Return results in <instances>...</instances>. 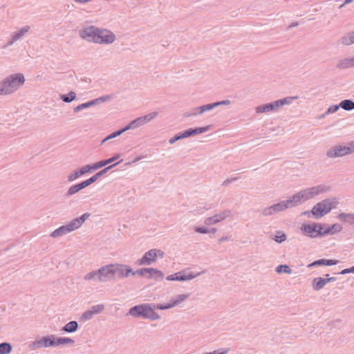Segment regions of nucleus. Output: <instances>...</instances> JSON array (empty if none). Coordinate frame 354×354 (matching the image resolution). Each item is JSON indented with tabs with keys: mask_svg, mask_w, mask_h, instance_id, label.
<instances>
[{
	"mask_svg": "<svg viewBox=\"0 0 354 354\" xmlns=\"http://www.w3.org/2000/svg\"><path fill=\"white\" fill-rule=\"evenodd\" d=\"M133 318H142L149 320H158L160 317L158 313L153 312L151 303H144L131 307L127 314Z\"/></svg>",
	"mask_w": 354,
	"mask_h": 354,
	"instance_id": "1",
	"label": "nucleus"
},
{
	"mask_svg": "<svg viewBox=\"0 0 354 354\" xmlns=\"http://www.w3.org/2000/svg\"><path fill=\"white\" fill-rule=\"evenodd\" d=\"M90 39L96 44H110L115 40V35L109 30L90 26Z\"/></svg>",
	"mask_w": 354,
	"mask_h": 354,
	"instance_id": "2",
	"label": "nucleus"
},
{
	"mask_svg": "<svg viewBox=\"0 0 354 354\" xmlns=\"http://www.w3.org/2000/svg\"><path fill=\"white\" fill-rule=\"evenodd\" d=\"M25 78L21 73L10 76L3 83V88L0 89V95H8L16 91L24 84Z\"/></svg>",
	"mask_w": 354,
	"mask_h": 354,
	"instance_id": "3",
	"label": "nucleus"
},
{
	"mask_svg": "<svg viewBox=\"0 0 354 354\" xmlns=\"http://www.w3.org/2000/svg\"><path fill=\"white\" fill-rule=\"evenodd\" d=\"M337 201L335 198H327L317 203L312 208L310 212L317 219L320 218L335 208Z\"/></svg>",
	"mask_w": 354,
	"mask_h": 354,
	"instance_id": "4",
	"label": "nucleus"
},
{
	"mask_svg": "<svg viewBox=\"0 0 354 354\" xmlns=\"http://www.w3.org/2000/svg\"><path fill=\"white\" fill-rule=\"evenodd\" d=\"M113 264H109L101 267L97 270L90 272V280L97 279L101 282H106L115 277Z\"/></svg>",
	"mask_w": 354,
	"mask_h": 354,
	"instance_id": "5",
	"label": "nucleus"
},
{
	"mask_svg": "<svg viewBox=\"0 0 354 354\" xmlns=\"http://www.w3.org/2000/svg\"><path fill=\"white\" fill-rule=\"evenodd\" d=\"M354 153V141L349 142L346 145H335L326 151L328 158H336Z\"/></svg>",
	"mask_w": 354,
	"mask_h": 354,
	"instance_id": "6",
	"label": "nucleus"
},
{
	"mask_svg": "<svg viewBox=\"0 0 354 354\" xmlns=\"http://www.w3.org/2000/svg\"><path fill=\"white\" fill-rule=\"evenodd\" d=\"M158 115V113L156 111L151 112L150 113H148L145 115L138 117L132 121H131L129 123H128L124 127H123V130L125 131L130 130V129H137L141 126L145 125V124L149 122L153 119L156 118Z\"/></svg>",
	"mask_w": 354,
	"mask_h": 354,
	"instance_id": "7",
	"label": "nucleus"
},
{
	"mask_svg": "<svg viewBox=\"0 0 354 354\" xmlns=\"http://www.w3.org/2000/svg\"><path fill=\"white\" fill-rule=\"evenodd\" d=\"M317 225L318 223H304L301 226L300 230L305 236L311 239H316L320 237Z\"/></svg>",
	"mask_w": 354,
	"mask_h": 354,
	"instance_id": "8",
	"label": "nucleus"
},
{
	"mask_svg": "<svg viewBox=\"0 0 354 354\" xmlns=\"http://www.w3.org/2000/svg\"><path fill=\"white\" fill-rule=\"evenodd\" d=\"M31 346L33 349L55 346V337L53 335L43 337L41 339L33 342Z\"/></svg>",
	"mask_w": 354,
	"mask_h": 354,
	"instance_id": "9",
	"label": "nucleus"
},
{
	"mask_svg": "<svg viewBox=\"0 0 354 354\" xmlns=\"http://www.w3.org/2000/svg\"><path fill=\"white\" fill-rule=\"evenodd\" d=\"M201 274L200 272L193 273L189 272V274H185L183 272H178L174 273L173 274H170L167 277L166 279L168 281H185L188 280H192Z\"/></svg>",
	"mask_w": 354,
	"mask_h": 354,
	"instance_id": "10",
	"label": "nucleus"
},
{
	"mask_svg": "<svg viewBox=\"0 0 354 354\" xmlns=\"http://www.w3.org/2000/svg\"><path fill=\"white\" fill-rule=\"evenodd\" d=\"M230 214V210L225 209L218 214H214L212 216L206 218L204 220V223L206 225L216 224L224 221L226 218L229 217Z\"/></svg>",
	"mask_w": 354,
	"mask_h": 354,
	"instance_id": "11",
	"label": "nucleus"
},
{
	"mask_svg": "<svg viewBox=\"0 0 354 354\" xmlns=\"http://www.w3.org/2000/svg\"><path fill=\"white\" fill-rule=\"evenodd\" d=\"M330 187L324 185H319L305 189V192L307 196L308 200L313 197L329 191Z\"/></svg>",
	"mask_w": 354,
	"mask_h": 354,
	"instance_id": "12",
	"label": "nucleus"
},
{
	"mask_svg": "<svg viewBox=\"0 0 354 354\" xmlns=\"http://www.w3.org/2000/svg\"><path fill=\"white\" fill-rule=\"evenodd\" d=\"M113 270L115 276L118 274V277H127L129 274H132L133 269L124 264H113Z\"/></svg>",
	"mask_w": 354,
	"mask_h": 354,
	"instance_id": "13",
	"label": "nucleus"
},
{
	"mask_svg": "<svg viewBox=\"0 0 354 354\" xmlns=\"http://www.w3.org/2000/svg\"><path fill=\"white\" fill-rule=\"evenodd\" d=\"M209 129V126L203 127L189 128L184 131L180 132L182 139L187 138L195 135L201 134L207 131Z\"/></svg>",
	"mask_w": 354,
	"mask_h": 354,
	"instance_id": "14",
	"label": "nucleus"
},
{
	"mask_svg": "<svg viewBox=\"0 0 354 354\" xmlns=\"http://www.w3.org/2000/svg\"><path fill=\"white\" fill-rule=\"evenodd\" d=\"M156 261L153 250L151 249L146 252L140 259H138L136 264L138 266H149Z\"/></svg>",
	"mask_w": 354,
	"mask_h": 354,
	"instance_id": "15",
	"label": "nucleus"
},
{
	"mask_svg": "<svg viewBox=\"0 0 354 354\" xmlns=\"http://www.w3.org/2000/svg\"><path fill=\"white\" fill-rule=\"evenodd\" d=\"M257 113L275 112L278 110V104L276 100L258 106L255 109Z\"/></svg>",
	"mask_w": 354,
	"mask_h": 354,
	"instance_id": "16",
	"label": "nucleus"
},
{
	"mask_svg": "<svg viewBox=\"0 0 354 354\" xmlns=\"http://www.w3.org/2000/svg\"><path fill=\"white\" fill-rule=\"evenodd\" d=\"M336 68L339 70H345L350 68H354V57H345L339 59L336 64Z\"/></svg>",
	"mask_w": 354,
	"mask_h": 354,
	"instance_id": "17",
	"label": "nucleus"
},
{
	"mask_svg": "<svg viewBox=\"0 0 354 354\" xmlns=\"http://www.w3.org/2000/svg\"><path fill=\"white\" fill-rule=\"evenodd\" d=\"M337 218L342 223L351 225L354 228V213L341 212Z\"/></svg>",
	"mask_w": 354,
	"mask_h": 354,
	"instance_id": "18",
	"label": "nucleus"
},
{
	"mask_svg": "<svg viewBox=\"0 0 354 354\" xmlns=\"http://www.w3.org/2000/svg\"><path fill=\"white\" fill-rule=\"evenodd\" d=\"M339 261L335 259H320L316 261H314L311 263H310L308 267L312 268L315 266H335L337 264Z\"/></svg>",
	"mask_w": 354,
	"mask_h": 354,
	"instance_id": "19",
	"label": "nucleus"
},
{
	"mask_svg": "<svg viewBox=\"0 0 354 354\" xmlns=\"http://www.w3.org/2000/svg\"><path fill=\"white\" fill-rule=\"evenodd\" d=\"M291 198L292 199L293 205L295 206H297L301 203L308 201V198L304 189L295 194Z\"/></svg>",
	"mask_w": 354,
	"mask_h": 354,
	"instance_id": "20",
	"label": "nucleus"
},
{
	"mask_svg": "<svg viewBox=\"0 0 354 354\" xmlns=\"http://www.w3.org/2000/svg\"><path fill=\"white\" fill-rule=\"evenodd\" d=\"M87 218L88 215L86 214H84L80 218L73 220L71 223L67 224L69 227V230L72 232L79 228L82 225V223L86 220Z\"/></svg>",
	"mask_w": 354,
	"mask_h": 354,
	"instance_id": "21",
	"label": "nucleus"
},
{
	"mask_svg": "<svg viewBox=\"0 0 354 354\" xmlns=\"http://www.w3.org/2000/svg\"><path fill=\"white\" fill-rule=\"evenodd\" d=\"M121 162H122V160L115 164H113V165L102 169L101 171L95 174L92 176H90V185L95 183V181H97L102 176L105 174L109 170H110L111 168L114 167L115 165H117L118 164H119Z\"/></svg>",
	"mask_w": 354,
	"mask_h": 354,
	"instance_id": "22",
	"label": "nucleus"
},
{
	"mask_svg": "<svg viewBox=\"0 0 354 354\" xmlns=\"http://www.w3.org/2000/svg\"><path fill=\"white\" fill-rule=\"evenodd\" d=\"M327 284L326 278L316 277L312 281L313 290L318 291L322 289Z\"/></svg>",
	"mask_w": 354,
	"mask_h": 354,
	"instance_id": "23",
	"label": "nucleus"
},
{
	"mask_svg": "<svg viewBox=\"0 0 354 354\" xmlns=\"http://www.w3.org/2000/svg\"><path fill=\"white\" fill-rule=\"evenodd\" d=\"M147 279H154L156 281H161L164 278V274L160 270L150 268V271L149 272L148 276H147Z\"/></svg>",
	"mask_w": 354,
	"mask_h": 354,
	"instance_id": "24",
	"label": "nucleus"
},
{
	"mask_svg": "<svg viewBox=\"0 0 354 354\" xmlns=\"http://www.w3.org/2000/svg\"><path fill=\"white\" fill-rule=\"evenodd\" d=\"M341 43L345 46H349L354 44V31L346 33L341 38Z\"/></svg>",
	"mask_w": 354,
	"mask_h": 354,
	"instance_id": "25",
	"label": "nucleus"
},
{
	"mask_svg": "<svg viewBox=\"0 0 354 354\" xmlns=\"http://www.w3.org/2000/svg\"><path fill=\"white\" fill-rule=\"evenodd\" d=\"M71 232V230H69V227L68 225L61 226L60 227L57 228V230H54L50 236L53 238H56L58 236H61L64 234H66L67 233Z\"/></svg>",
	"mask_w": 354,
	"mask_h": 354,
	"instance_id": "26",
	"label": "nucleus"
},
{
	"mask_svg": "<svg viewBox=\"0 0 354 354\" xmlns=\"http://www.w3.org/2000/svg\"><path fill=\"white\" fill-rule=\"evenodd\" d=\"M112 98H113V96L111 95H106L101 96L96 99L90 100V106L100 105L101 104L104 103L105 102H106L108 100H111Z\"/></svg>",
	"mask_w": 354,
	"mask_h": 354,
	"instance_id": "27",
	"label": "nucleus"
},
{
	"mask_svg": "<svg viewBox=\"0 0 354 354\" xmlns=\"http://www.w3.org/2000/svg\"><path fill=\"white\" fill-rule=\"evenodd\" d=\"M88 185V180H84L82 183L77 184L76 185L72 186L68 192V194L69 195L74 194L81 190L82 189L86 187Z\"/></svg>",
	"mask_w": 354,
	"mask_h": 354,
	"instance_id": "28",
	"label": "nucleus"
},
{
	"mask_svg": "<svg viewBox=\"0 0 354 354\" xmlns=\"http://www.w3.org/2000/svg\"><path fill=\"white\" fill-rule=\"evenodd\" d=\"M317 227L319 231L320 237L325 236L328 234H331L330 225L325 224V223H318Z\"/></svg>",
	"mask_w": 354,
	"mask_h": 354,
	"instance_id": "29",
	"label": "nucleus"
},
{
	"mask_svg": "<svg viewBox=\"0 0 354 354\" xmlns=\"http://www.w3.org/2000/svg\"><path fill=\"white\" fill-rule=\"evenodd\" d=\"M339 106L345 111H352L354 109V102L351 100H344L340 102Z\"/></svg>",
	"mask_w": 354,
	"mask_h": 354,
	"instance_id": "30",
	"label": "nucleus"
},
{
	"mask_svg": "<svg viewBox=\"0 0 354 354\" xmlns=\"http://www.w3.org/2000/svg\"><path fill=\"white\" fill-rule=\"evenodd\" d=\"M214 108H215V105H214V103L213 102V103L207 104L205 105H202L201 106L196 107L195 110H199V111L198 112V115H199V114H203V113H205L206 111H211Z\"/></svg>",
	"mask_w": 354,
	"mask_h": 354,
	"instance_id": "31",
	"label": "nucleus"
},
{
	"mask_svg": "<svg viewBox=\"0 0 354 354\" xmlns=\"http://www.w3.org/2000/svg\"><path fill=\"white\" fill-rule=\"evenodd\" d=\"M88 170L87 169V167L80 169L79 171H75L74 174H72L68 176V180L73 181L77 178L78 177L82 176L86 174Z\"/></svg>",
	"mask_w": 354,
	"mask_h": 354,
	"instance_id": "32",
	"label": "nucleus"
},
{
	"mask_svg": "<svg viewBox=\"0 0 354 354\" xmlns=\"http://www.w3.org/2000/svg\"><path fill=\"white\" fill-rule=\"evenodd\" d=\"M297 98V96L286 97L276 100L277 104H278V109L283 105L291 104L292 102Z\"/></svg>",
	"mask_w": 354,
	"mask_h": 354,
	"instance_id": "33",
	"label": "nucleus"
},
{
	"mask_svg": "<svg viewBox=\"0 0 354 354\" xmlns=\"http://www.w3.org/2000/svg\"><path fill=\"white\" fill-rule=\"evenodd\" d=\"M188 297H189V295H185V294L177 295L174 299H172L171 300L172 306L174 307V306L180 304L181 302H183L186 299H187Z\"/></svg>",
	"mask_w": 354,
	"mask_h": 354,
	"instance_id": "34",
	"label": "nucleus"
},
{
	"mask_svg": "<svg viewBox=\"0 0 354 354\" xmlns=\"http://www.w3.org/2000/svg\"><path fill=\"white\" fill-rule=\"evenodd\" d=\"M152 308L153 312H155L156 310H167L173 308V306L170 301L167 304H152Z\"/></svg>",
	"mask_w": 354,
	"mask_h": 354,
	"instance_id": "35",
	"label": "nucleus"
},
{
	"mask_svg": "<svg viewBox=\"0 0 354 354\" xmlns=\"http://www.w3.org/2000/svg\"><path fill=\"white\" fill-rule=\"evenodd\" d=\"M55 346L62 344H73L74 341L68 337H55Z\"/></svg>",
	"mask_w": 354,
	"mask_h": 354,
	"instance_id": "36",
	"label": "nucleus"
},
{
	"mask_svg": "<svg viewBox=\"0 0 354 354\" xmlns=\"http://www.w3.org/2000/svg\"><path fill=\"white\" fill-rule=\"evenodd\" d=\"M124 132V131L123 130L122 128L119 130L115 131L114 132L111 133V134H109V136L105 137L103 140H102L101 144H103L104 142H105L107 140H109L111 139L115 138L120 136Z\"/></svg>",
	"mask_w": 354,
	"mask_h": 354,
	"instance_id": "37",
	"label": "nucleus"
},
{
	"mask_svg": "<svg viewBox=\"0 0 354 354\" xmlns=\"http://www.w3.org/2000/svg\"><path fill=\"white\" fill-rule=\"evenodd\" d=\"M77 323L75 321L68 323L64 328L63 330L68 333H72L77 330Z\"/></svg>",
	"mask_w": 354,
	"mask_h": 354,
	"instance_id": "38",
	"label": "nucleus"
},
{
	"mask_svg": "<svg viewBox=\"0 0 354 354\" xmlns=\"http://www.w3.org/2000/svg\"><path fill=\"white\" fill-rule=\"evenodd\" d=\"M149 271H150V268H140V269H138L136 271L133 270L132 275L134 276L136 274H138L141 277H144L147 278V276H148Z\"/></svg>",
	"mask_w": 354,
	"mask_h": 354,
	"instance_id": "39",
	"label": "nucleus"
},
{
	"mask_svg": "<svg viewBox=\"0 0 354 354\" xmlns=\"http://www.w3.org/2000/svg\"><path fill=\"white\" fill-rule=\"evenodd\" d=\"M12 351V346L8 343L0 344V354H8Z\"/></svg>",
	"mask_w": 354,
	"mask_h": 354,
	"instance_id": "40",
	"label": "nucleus"
},
{
	"mask_svg": "<svg viewBox=\"0 0 354 354\" xmlns=\"http://www.w3.org/2000/svg\"><path fill=\"white\" fill-rule=\"evenodd\" d=\"M107 165V162L106 161V160H101V161H99L96 163H94L93 165H90V173H91L92 171H94L102 167H104Z\"/></svg>",
	"mask_w": 354,
	"mask_h": 354,
	"instance_id": "41",
	"label": "nucleus"
},
{
	"mask_svg": "<svg viewBox=\"0 0 354 354\" xmlns=\"http://www.w3.org/2000/svg\"><path fill=\"white\" fill-rule=\"evenodd\" d=\"M104 308V306L103 304H97L93 306L90 309V317L95 314L99 313L101 311H102Z\"/></svg>",
	"mask_w": 354,
	"mask_h": 354,
	"instance_id": "42",
	"label": "nucleus"
},
{
	"mask_svg": "<svg viewBox=\"0 0 354 354\" xmlns=\"http://www.w3.org/2000/svg\"><path fill=\"white\" fill-rule=\"evenodd\" d=\"M276 271L278 273L285 272L287 274H290L292 272V270L287 265H279L277 267Z\"/></svg>",
	"mask_w": 354,
	"mask_h": 354,
	"instance_id": "43",
	"label": "nucleus"
},
{
	"mask_svg": "<svg viewBox=\"0 0 354 354\" xmlns=\"http://www.w3.org/2000/svg\"><path fill=\"white\" fill-rule=\"evenodd\" d=\"M29 30L28 27H24L21 28L19 32H15L12 36V41L19 39L22 35L27 32Z\"/></svg>",
	"mask_w": 354,
	"mask_h": 354,
	"instance_id": "44",
	"label": "nucleus"
},
{
	"mask_svg": "<svg viewBox=\"0 0 354 354\" xmlns=\"http://www.w3.org/2000/svg\"><path fill=\"white\" fill-rule=\"evenodd\" d=\"M29 30L28 27H24L21 28L19 32H15L12 36V41L19 39L22 35L27 32Z\"/></svg>",
	"mask_w": 354,
	"mask_h": 354,
	"instance_id": "45",
	"label": "nucleus"
},
{
	"mask_svg": "<svg viewBox=\"0 0 354 354\" xmlns=\"http://www.w3.org/2000/svg\"><path fill=\"white\" fill-rule=\"evenodd\" d=\"M273 239H274L276 242H277V243H282V242H283V241H286V234H284L283 232H277V234H276V235L274 236V237L273 238Z\"/></svg>",
	"mask_w": 354,
	"mask_h": 354,
	"instance_id": "46",
	"label": "nucleus"
},
{
	"mask_svg": "<svg viewBox=\"0 0 354 354\" xmlns=\"http://www.w3.org/2000/svg\"><path fill=\"white\" fill-rule=\"evenodd\" d=\"M272 206L274 208L275 213H279L280 212L286 210L284 208L286 207L285 204H283V202H282V201L272 205Z\"/></svg>",
	"mask_w": 354,
	"mask_h": 354,
	"instance_id": "47",
	"label": "nucleus"
},
{
	"mask_svg": "<svg viewBox=\"0 0 354 354\" xmlns=\"http://www.w3.org/2000/svg\"><path fill=\"white\" fill-rule=\"evenodd\" d=\"M75 98V93L71 92L68 95H62L61 99L66 102H71Z\"/></svg>",
	"mask_w": 354,
	"mask_h": 354,
	"instance_id": "48",
	"label": "nucleus"
},
{
	"mask_svg": "<svg viewBox=\"0 0 354 354\" xmlns=\"http://www.w3.org/2000/svg\"><path fill=\"white\" fill-rule=\"evenodd\" d=\"M331 234H335L342 230V226L339 223H334L330 226Z\"/></svg>",
	"mask_w": 354,
	"mask_h": 354,
	"instance_id": "49",
	"label": "nucleus"
},
{
	"mask_svg": "<svg viewBox=\"0 0 354 354\" xmlns=\"http://www.w3.org/2000/svg\"><path fill=\"white\" fill-rule=\"evenodd\" d=\"M261 214L263 216H272V215H273V214H274L276 213H275V212L274 210V208L271 205L270 207L264 208L262 210Z\"/></svg>",
	"mask_w": 354,
	"mask_h": 354,
	"instance_id": "50",
	"label": "nucleus"
},
{
	"mask_svg": "<svg viewBox=\"0 0 354 354\" xmlns=\"http://www.w3.org/2000/svg\"><path fill=\"white\" fill-rule=\"evenodd\" d=\"M194 232L201 234H207L209 233V228L205 227L198 226L194 228Z\"/></svg>",
	"mask_w": 354,
	"mask_h": 354,
	"instance_id": "51",
	"label": "nucleus"
},
{
	"mask_svg": "<svg viewBox=\"0 0 354 354\" xmlns=\"http://www.w3.org/2000/svg\"><path fill=\"white\" fill-rule=\"evenodd\" d=\"M340 106L339 104V105H337V104H335V105H332L330 106L327 111L325 113L326 115L327 114H329V113H335L336 111H337V110L339 109Z\"/></svg>",
	"mask_w": 354,
	"mask_h": 354,
	"instance_id": "52",
	"label": "nucleus"
},
{
	"mask_svg": "<svg viewBox=\"0 0 354 354\" xmlns=\"http://www.w3.org/2000/svg\"><path fill=\"white\" fill-rule=\"evenodd\" d=\"M151 250H153V254L154 257H155L156 259L158 257H160V258H163L164 257L165 253L161 250H158V249H151Z\"/></svg>",
	"mask_w": 354,
	"mask_h": 354,
	"instance_id": "53",
	"label": "nucleus"
},
{
	"mask_svg": "<svg viewBox=\"0 0 354 354\" xmlns=\"http://www.w3.org/2000/svg\"><path fill=\"white\" fill-rule=\"evenodd\" d=\"M182 138L180 136V132L178 133L177 134H176L174 137L171 138L169 140V143L170 145H173L174 144L176 141L179 140H181Z\"/></svg>",
	"mask_w": 354,
	"mask_h": 354,
	"instance_id": "54",
	"label": "nucleus"
},
{
	"mask_svg": "<svg viewBox=\"0 0 354 354\" xmlns=\"http://www.w3.org/2000/svg\"><path fill=\"white\" fill-rule=\"evenodd\" d=\"M282 202H283V204H285V206H286L284 207L285 209L290 208V207H296L295 205H293L292 198H290L286 201H282Z\"/></svg>",
	"mask_w": 354,
	"mask_h": 354,
	"instance_id": "55",
	"label": "nucleus"
},
{
	"mask_svg": "<svg viewBox=\"0 0 354 354\" xmlns=\"http://www.w3.org/2000/svg\"><path fill=\"white\" fill-rule=\"evenodd\" d=\"M239 179V177H232V178H227L226 180H225L223 183H222V185L223 186H227L229 184Z\"/></svg>",
	"mask_w": 354,
	"mask_h": 354,
	"instance_id": "56",
	"label": "nucleus"
},
{
	"mask_svg": "<svg viewBox=\"0 0 354 354\" xmlns=\"http://www.w3.org/2000/svg\"><path fill=\"white\" fill-rule=\"evenodd\" d=\"M348 273H354V266L349 268H345L341 272H338L339 274H346Z\"/></svg>",
	"mask_w": 354,
	"mask_h": 354,
	"instance_id": "57",
	"label": "nucleus"
},
{
	"mask_svg": "<svg viewBox=\"0 0 354 354\" xmlns=\"http://www.w3.org/2000/svg\"><path fill=\"white\" fill-rule=\"evenodd\" d=\"M214 103L215 108H216L221 105H228L230 104V101L229 100H222V101L215 102Z\"/></svg>",
	"mask_w": 354,
	"mask_h": 354,
	"instance_id": "58",
	"label": "nucleus"
},
{
	"mask_svg": "<svg viewBox=\"0 0 354 354\" xmlns=\"http://www.w3.org/2000/svg\"><path fill=\"white\" fill-rule=\"evenodd\" d=\"M119 157H120V154L118 153V154L113 156V157L106 159V161L107 162V165L115 161L116 160H118L119 158Z\"/></svg>",
	"mask_w": 354,
	"mask_h": 354,
	"instance_id": "59",
	"label": "nucleus"
},
{
	"mask_svg": "<svg viewBox=\"0 0 354 354\" xmlns=\"http://www.w3.org/2000/svg\"><path fill=\"white\" fill-rule=\"evenodd\" d=\"M198 115V112H193L192 111H190V112H186L184 113V117H190V116H194V115Z\"/></svg>",
	"mask_w": 354,
	"mask_h": 354,
	"instance_id": "60",
	"label": "nucleus"
},
{
	"mask_svg": "<svg viewBox=\"0 0 354 354\" xmlns=\"http://www.w3.org/2000/svg\"><path fill=\"white\" fill-rule=\"evenodd\" d=\"M230 236H222L221 238H220V239H218V243H223V242H224V241H226L230 240Z\"/></svg>",
	"mask_w": 354,
	"mask_h": 354,
	"instance_id": "61",
	"label": "nucleus"
},
{
	"mask_svg": "<svg viewBox=\"0 0 354 354\" xmlns=\"http://www.w3.org/2000/svg\"><path fill=\"white\" fill-rule=\"evenodd\" d=\"M326 277H328L329 274H326ZM326 282L327 283H329V282H332V281H335L336 280V278L334 277H327L326 278Z\"/></svg>",
	"mask_w": 354,
	"mask_h": 354,
	"instance_id": "62",
	"label": "nucleus"
},
{
	"mask_svg": "<svg viewBox=\"0 0 354 354\" xmlns=\"http://www.w3.org/2000/svg\"><path fill=\"white\" fill-rule=\"evenodd\" d=\"M80 34L82 38H86L88 35L86 30L81 31Z\"/></svg>",
	"mask_w": 354,
	"mask_h": 354,
	"instance_id": "63",
	"label": "nucleus"
},
{
	"mask_svg": "<svg viewBox=\"0 0 354 354\" xmlns=\"http://www.w3.org/2000/svg\"><path fill=\"white\" fill-rule=\"evenodd\" d=\"M299 25V23L298 22H293L292 24H290L288 26V29H290V28H292L293 27H296Z\"/></svg>",
	"mask_w": 354,
	"mask_h": 354,
	"instance_id": "64",
	"label": "nucleus"
}]
</instances>
